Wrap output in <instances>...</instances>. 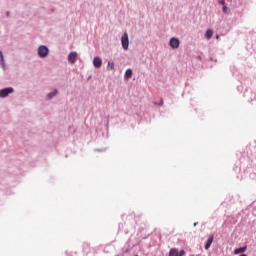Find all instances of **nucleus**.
I'll return each instance as SVG.
<instances>
[{
  "label": "nucleus",
  "instance_id": "f03ea898",
  "mask_svg": "<svg viewBox=\"0 0 256 256\" xmlns=\"http://www.w3.org/2000/svg\"><path fill=\"white\" fill-rule=\"evenodd\" d=\"M11 93H15V88L13 87H6L0 89V99H7Z\"/></svg>",
  "mask_w": 256,
  "mask_h": 256
},
{
  "label": "nucleus",
  "instance_id": "6ab92c4d",
  "mask_svg": "<svg viewBox=\"0 0 256 256\" xmlns=\"http://www.w3.org/2000/svg\"><path fill=\"white\" fill-rule=\"evenodd\" d=\"M158 105H163V99L160 100V102L158 103Z\"/></svg>",
  "mask_w": 256,
  "mask_h": 256
},
{
  "label": "nucleus",
  "instance_id": "412c9836",
  "mask_svg": "<svg viewBox=\"0 0 256 256\" xmlns=\"http://www.w3.org/2000/svg\"><path fill=\"white\" fill-rule=\"evenodd\" d=\"M240 256H247L246 254H242V255H240Z\"/></svg>",
  "mask_w": 256,
  "mask_h": 256
},
{
  "label": "nucleus",
  "instance_id": "9b49d317",
  "mask_svg": "<svg viewBox=\"0 0 256 256\" xmlns=\"http://www.w3.org/2000/svg\"><path fill=\"white\" fill-rule=\"evenodd\" d=\"M125 77L126 79H131V77H133V70L127 69L125 72Z\"/></svg>",
  "mask_w": 256,
  "mask_h": 256
},
{
  "label": "nucleus",
  "instance_id": "f3484780",
  "mask_svg": "<svg viewBox=\"0 0 256 256\" xmlns=\"http://www.w3.org/2000/svg\"><path fill=\"white\" fill-rule=\"evenodd\" d=\"M218 3H219L220 5H225V0H219Z\"/></svg>",
  "mask_w": 256,
  "mask_h": 256
},
{
  "label": "nucleus",
  "instance_id": "39448f33",
  "mask_svg": "<svg viewBox=\"0 0 256 256\" xmlns=\"http://www.w3.org/2000/svg\"><path fill=\"white\" fill-rule=\"evenodd\" d=\"M169 256H185V250H179L177 248H172L169 251Z\"/></svg>",
  "mask_w": 256,
  "mask_h": 256
},
{
  "label": "nucleus",
  "instance_id": "ddd939ff",
  "mask_svg": "<svg viewBox=\"0 0 256 256\" xmlns=\"http://www.w3.org/2000/svg\"><path fill=\"white\" fill-rule=\"evenodd\" d=\"M0 67H2L3 71H5V69H7V66L5 64V58L0 60Z\"/></svg>",
  "mask_w": 256,
  "mask_h": 256
},
{
  "label": "nucleus",
  "instance_id": "20e7f679",
  "mask_svg": "<svg viewBox=\"0 0 256 256\" xmlns=\"http://www.w3.org/2000/svg\"><path fill=\"white\" fill-rule=\"evenodd\" d=\"M169 45L171 49H179V45H181V42L177 38L173 37L170 39Z\"/></svg>",
  "mask_w": 256,
  "mask_h": 256
},
{
  "label": "nucleus",
  "instance_id": "aec40b11",
  "mask_svg": "<svg viewBox=\"0 0 256 256\" xmlns=\"http://www.w3.org/2000/svg\"><path fill=\"white\" fill-rule=\"evenodd\" d=\"M216 39H219V35L216 36Z\"/></svg>",
  "mask_w": 256,
  "mask_h": 256
},
{
  "label": "nucleus",
  "instance_id": "4468645a",
  "mask_svg": "<svg viewBox=\"0 0 256 256\" xmlns=\"http://www.w3.org/2000/svg\"><path fill=\"white\" fill-rule=\"evenodd\" d=\"M107 69L113 71V69H115V63H113V62H108Z\"/></svg>",
  "mask_w": 256,
  "mask_h": 256
},
{
  "label": "nucleus",
  "instance_id": "2eb2a0df",
  "mask_svg": "<svg viewBox=\"0 0 256 256\" xmlns=\"http://www.w3.org/2000/svg\"><path fill=\"white\" fill-rule=\"evenodd\" d=\"M229 11V8L227 6H223V13H227Z\"/></svg>",
  "mask_w": 256,
  "mask_h": 256
},
{
  "label": "nucleus",
  "instance_id": "0eeeda50",
  "mask_svg": "<svg viewBox=\"0 0 256 256\" xmlns=\"http://www.w3.org/2000/svg\"><path fill=\"white\" fill-rule=\"evenodd\" d=\"M77 52H71L69 55H68V63H71V65H73V63H75V61H77Z\"/></svg>",
  "mask_w": 256,
  "mask_h": 256
},
{
  "label": "nucleus",
  "instance_id": "f8f14e48",
  "mask_svg": "<svg viewBox=\"0 0 256 256\" xmlns=\"http://www.w3.org/2000/svg\"><path fill=\"white\" fill-rule=\"evenodd\" d=\"M206 39H211L213 37V30L208 29L205 34Z\"/></svg>",
  "mask_w": 256,
  "mask_h": 256
},
{
  "label": "nucleus",
  "instance_id": "6e6552de",
  "mask_svg": "<svg viewBox=\"0 0 256 256\" xmlns=\"http://www.w3.org/2000/svg\"><path fill=\"white\" fill-rule=\"evenodd\" d=\"M93 65L96 69H99L101 68V65H103V60H101L99 57H95L93 60Z\"/></svg>",
  "mask_w": 256,
  "mask_h": 256
},
{
  "label": "nucleus",
  "instance_id": "9d476101",
  "mask_svg": "<svg viewBox=\"0 0 256 256\" xmlns=\"http://www.w3.org/2000/svg\"><path fill=\"white\" fill-rule=\"evenodd\" d=\"M213 239H214L213 235H211V236L208 238V240H207V242H206V244H205V249H206V250H208V249L211 247V245H213Z\"/></svg>",
  "mask_w": 256,
  "mask_h": 256
},
{
  "label": "nucleus",
  "instance_id": "7ed1b4c3",
  "mask_svg": "<svg viewBox=\"0 0 256 256\" xmlns=\"http://www.w3.org/2000/svg\"><path fill=\"white\" fill-rule=\"evenodd\" d=\"M121 43H122L123 50L127 51V49H129V34H127V32H125L122 35Z\"/></svg>",
  "mask_w": 256,
  "mask_h": 256
},
{
  "label": "nucleus",
  "instance_id": "dca6fc26",
  "mask_svg": "<svg viewBox=\"0 0 256 256\" xmlns=\"http://www.w3.org/2000/svg\"><path fill=\"white\" fill-rule=\"evenodd\" d=\"M5 59V57L3 56V51L0 50V61Z\"/></svg>",
  "mask_w": 256,
  "mask_h": 256
},
{
  "label": "nucleus",
  "instance_id": "1a4fd4ad",
  "mask_svg": "<svg viewBox=\"0 0 256 256\" xmlns=\"http://www.w3.org/2000/svg\"><path fill=\"white\" fill-rule=\"evenodd\" d=\"M247 251V246L240 247L234 250V255H239L240 253H245Z\"/></svg>",
  "mask_w": 256,
  "mask_h": 256
},
{
  "label": "nucleus",
  "instance_id": "f257e3e1",
  "mask_svg": "<svg viewBox=\"0 0 256 256\" xmlns=\"http://www.w3.org/2000/svg\"><path fill=\"white\" fill-rule=\"evenodd\" d=\"M50 53L49 47L47 45H40L37 49V54L40 59H45V57H48Z\"/></svg>",
  "mask_w": 256,
  "mask_h": 256
},
{
  "label": "nucleus",
  "instance_id": "a211bd4d",
  "mask_svg": "<svg viewBox=\"0 0 256 256\" xmlns=\"http://www.w3.org/2000/svg\"><path fill=\"white\" fill-rule=\"evenodd\" d=\"M9 15H11V12L7 11L6 16L9 17Z\"/></svg>",
  "mask_w": 256,
  "mask_h": 256
},
{
  "label": "nucleus",
  "instance_id": "423d86ee",
  "mask_svg": "<svg viewBox=\"0 0 256 256\" xmlns=\"http://www.w3.org/2000/svg\"><path fill=\"white\" fill-rule=\"evenodd\" d=\"M58 94H59V90L54 89L52 92L46 95V101H51V99L57 97Z\"/></svg>",
  "mask_w": 256,
  "mask_h": 256
}]
</instances>
